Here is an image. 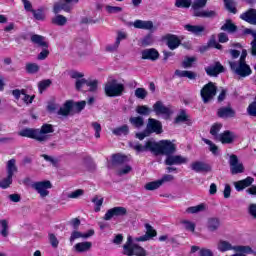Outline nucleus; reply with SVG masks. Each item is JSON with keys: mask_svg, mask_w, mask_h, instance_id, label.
I'll return each instance as SVG.
<instances>
[{"mask_svg": "<svg viewBox=\"0 0 256 256\" xmlns=\"http://www.w3.org/2000/svg\"><path fill=\"white\" fill-rule=\"evenodd\" d=\"M129 146L137 153L150 151L154 155H165L166 157L175 155L177 151V146L171 140H162L159 143L148 140L144 145L139 142H130Z\"/></svg>", "mask_w": 256, "mask_h": 256, "instance_id": "f257e3e1", "label": "nucleus"}, {"mask_svg": "<svg viewBox=\"0 0 256 256\" xmlns=\"http://www.w3.org/2000/svg\"><path fill=\"white\" fill-rule=\"evenodd\" d=\"M228 65L230 67V71L239 77V79H245V77H249L253 73L251 66L247 64V62H243L241 60L233 61L229 60Z\"/></svg>", "mask_w": 256, "mask_h": 256, "instance_id": "f03ea898", "label": "nucleus"}, {"mask_svg": "<svg viewBox=\"0 0 256 256\" xmlns=\"http://www.w3.org/2000/svg\"><path fill=\"white\" fill-rule=\"evenodd\" d=\"M125 91V85L117 82L116 79L108 81L104 87V93L107 97H121Z\"/></svg>", "mask_w": 256, "mask_h": 256, "instance_id": "7ed1b4c3", "label": "nucleus"}, {"mask_svg": "<svg viewBox=\"0 0 256 256\" xmlns=\"http://www.w3.org/2000/svg\"><path fill=\"white\" fill-rule=\"evenodd\" d=\"M215 95H217V85L213 82L207 83L200 90V96L205 105H207V103H211V101L215 99Z\"/></svg>", "mask_w": 256, "mask_h": 256, "instance_id": "20e7f679", "label": "nucleus"}, {"mask_svg": "<svg viewBox=\"0 0 256 256\" xmlns=\"http://www.w3.org/2000/svg\"><path fill=\"white\" fill-rule=\"evenodd\" d=\"M30 187L36 191L42 199H45L49 195V190L53 187V184H51V181L44 180L39 182H33L30 184Z\"/></svg>", "mask_w": 256, "mask_h": 256, "instance_id": "39448f33", "label": "nucleus"}, {"mask_svg": "<svg viewBox=\"0 0 256 256\" xmlns=\"http://www.w3.org/2000/svg\"><path fill=\"white\" fill-rule=\"evenodd\" d=\"M70 50L75 55H85V51H87V41L82 38H77L71 44Z\"/></svg>", "mask_w": 256, "mask_h": 256, "instance_id": "423d86ee", "label": "nucleus"}, {"mask_svg": "<svg viewBox=\"0 0 256 256\" xmlns=\"http://www.w3.org/2000/svg\"><path fill=\"white\" fill-rule=\"evenodd\" d=\"M229 165L232 175H238V173H244L245 171V167L243 166V163H239V158L237 155H230Z\"/></svg>", "mask_w": 256, "mask_h": 256, "instance_id": "0eeeda50", "label": "nucleus"}, {"mask_svg": "<svg viewBox=\"0 0 256 256\" xmlns=\"http://www.w3.org/2000/svg\"><path fill=\"white\" fill-rule=\"evenodd\" d=\"M124 215H127V208L117 206V207L107 210L103 219H104V221H111L113 219V217H124Z\"/></svg>", "mask_w": 256, "mask_h": 256, "instance_id": "6e6552de", "label": "nucleus"}, {"mask_svg": "<svg viewBox=\"0 0 256 256\" xmlns=\"http://www.w3.org/2000/svg\"><path fill=\"white\" fill-rule=\"evenodd\" d=\"M162 41H165L170 51H175L181 45V39L175 34H166L162 37Z\"/></svg>", "mask_w": 256, "mask_h": 256, "instance_id": "1a4fd4ad", "label": "nucleus"}, {"mask_svg": "<svg viewBox=\"0 0 256 256\" xmlns=\"http://www.w3.org/2000/svg\"><path fill=\"white\" fill-rule=\"evenodd\" d=\"M75 1H63V2H58L54 4L53 12L55 15L59 14L62 11H65L66 13H69L75 9Z\"/></svg>", "mask_w": 256, "mask_h": 256, "instance_id": "9d476101", "label": "nucleus"}, {"mask_svg": "<svg viewBox=\"0 0 256 256\" xmlns=\"http://www.w3.org/2000/svg\"><path fill=\"white\" fill-rule=\"evenodd\" d=\"M164 163L165 165H168V167H172V165H185L186 163H189V158L182 155L170 154L166 157Z\"/></svg>", "mask_w": 256, "mask_h": 256, "instance_id": "9b49d317", "label": "nucleus"}, {"mask_svg": "<svg viewBox=\"0 0 256 256\" xmlns=\"http://www.w3.org/2000/svg\"><path fill=\"white\" fill-rule=\"evenodd\" d=\"M147 132L151 135V133H156V135H161L163 133V125L159 120L149 118L146 126Z\"/></svg>", "mask_w": 256, "mask_h": 256, "instance_id": "f8f14e48", "label": "nucleus"}, {"mask_svg": "<svg viewBox=\"0 0 256 256\" xmlns=\"http://www.w3.org/2000/svg\"><path fill=\"white\" fill-rule=\"evenodd\" d=\"M146 233L145 235L136 237L134 241L137 243L145 242V241H151L153 237H157V231L153 229V226L151 224H145Z\"/></svg>", "mask_w": 256, "mask_h": 256, "instance_id": "ddd939ff", "label": "nucleus"}, {"mask_svg": "<svg viewBox=\"0 0 256 256\" xmlns=\"http://www.w3.org/2000/svg\"><path fill=\"white\" fill-rule=\"evenodd\" d=\"M205 71L209 77H217L220 73H225V67L221 65V62H215L205 67Z\"/></svg>", "mask_w": 256, "mask_h": 256, "instance_id": "4468645a", "label": "nucleus"}, {"mask_svg": "<svg viewBox=\"0 0 256 256\" xmlns=\"http://www.w3.org/2000/svg\"><path fill=\"white\" fill-rule=\"evenodd\" d=\"M123 255L126 256H147V250L145 248L139 246L138 244H133L132 248H127L125 246V252H123Z\"/></svg>", "mask_w": 256, "mask_h": 256, "instance_id": "2eb2a0df", "label": "nucleus"}, {"mask_svg": "<svg viewBox=\"0 0 256 256\" xmlns=\"http://www.w3.org/2000/svg\"><path fill=\"white\" fill-rule=\"evenodd\" d=\"M216 139L217 141H221L223 145H231L237 139V135H235V132L226 130L216 136Z\"/></svg>", "mask_w": 256, "mask_h": 256, "instance_id": "dca6fc26", "label": "nucleus"}, {"mask_svg": "<svg viewBox=\"0 0 256 256\" xmlns=\"http://www.w3.org/2000/svg\"><path fill=\"white\" fill-rule=\"evenodd\" d=\"M38 133V137H40L42 140H39V143H43L45 141H49V135L48 133H54L55 129L53 128V125L51 124H44L42 125L41 129H36Z\"/></svg>", "mask_w": 256, "mask_h": 256, "instance_id": "f3484780", "label": "nucleus"}, {"mask_svg": "<svg viewBox=\"0 0 256 256\" xmlns=\"http://www.w3.org/2000/svg\"><path fill=\"white\" fill-rule=\"evenodd\" d=\"M237 112L231 106H223L217 110V117L220 119H233Z\"/></svg>", "mask_w": 256, "mask_h": 256, "instance_id": "a211bd4d", "label": "nucleus"}, {"mask_svg": "<svg viewBox=\"0 0 256 256\" xmlns=\"http://www.w3.org/2000/svg\"><path fill=\"white\" fill-rule=\"evenodd\" d=\"M192 171L195 173H209L211 172V165L203 162V161H196L190 165Z\"/></svg>", "mask_w": 256, "mask_h": 256, "instance_id": "6ab92c4d", "label": "nucleus"}, {"mask_svg": "<svg viewBox=\"0 0 256 256\" xmlns=\"http://www.w3.org/2000/svg\"><path fill=\"white\" fill-rule=\"evenodd\" d=\"M153 111L156 113V115H164L165 117H170L171 116V108L163 105L161 101H157L153 105Z\"/></svg>", "mask_w": 256, "mask_h": 256, "instance_id": "aec40b11", "label": "nucleus"}, {"mask_svg": "<svg viewBox=\"0 0 256 256\" xmlns=\"http://www.w3.org/2000/svg\"><path fill=\"white\" fill-rule=\"evenodd\" d=\"M20 137H28V139H35L36 141H43V138L39 137L37 129L24 128L18 132Z\"/></svg>", "mask_w": 256, "mask_h": 256, "instance_id": "412c9836", "label": "nucleus"}, {"mask_svg": "<svg viewBox=\"0 0 256 256\" xmlns=\"http://www.w3.org/2000/svg\"><path fill=\"white\" fill-rule=\"evenodd\" d=\"M240 19L246 23H249L250 25H256V9H248L246 12L240 15Z\"/></svg>", "mask_w": 256, "mask_h": 256, "instance_id": "4be33fe9", "label": "nucleus"}, {"mask_svg": "<svg viewBox=\"0 0 256 256\" xmlns=\"http://www.w3.org/2000/svg\"><path fill=\"white\" fill-rule=\"evenodd\" d=\"M95 235V230H89L87 233L83 234L77 230L73 231L70 236V243L73 245L76 239H89V237H93Z\"/></svg>", "mask_w": 256, "mask_h": 256, "instance_id": "5701e85b", "label": "nucleus"}, {"mask_svg": "<svg viewBox=\"0 0 256 256\" xmlns=\"http://www.w3.org/2000/svg\"><path fill=\"white\" fill-rule=\"evenodd\" d=\"M207 5V1H194L191 4L194 17H201L203 15V8Z\"/></svg>", "mask_w": 256, "mask_h": 256, "instance_id": "b1692460", "label": "nucleus"}, {"mask_svg": "<svg viewBox=\"0 0 256 256\" xmlns=\"http://www.w3.org/2000/svg\"><path fill=\"white\" fill-rule=\"evenodd\" d=\"M73 115V100H67L62 107L58 110V115L62 117H68V115Z\"/></svg>", "mask_w": 256, "mask_h": 256, "instance_id": "393cba45", "label": "nucleus"}, {"mask_svg": "<svg viewBox=\"0 0 256 256\" xmlns=\"http://www.w3.org/2000/svg\"><path fill=\"white\" fill-rule=\"evenodd\" d=\"M142 59L157 61V59H159V51L155 48L145 49L142 51Z\"/></svg>", "mask_w": 256, "mask_h": 256, "instance_id": "a878e982", "label": "nucleus"}, {"mask_svg": "<svg viewBox=\"0 0 256 256\" xmlns=\"http://www.w3.org/2000/svg\"><path fill=\"white\" fill-rule=\"evenodd\" d=\"M133 27L135 29H144L145 31H151V29H153L154 25H153V21L148 20H135L133 22Z\"/></svg>", "mask_w": 256, "mask_h": 256, "instance_id": "bb28decb", "label": "nucleus"}, {"mask_svg": "<svg viewBox=\"0 0 256 256\" xmlns=\"http://www.w3.org/2000/svg\"><path fill=\"white\" fill-rule=\"evenodd\" d=\"M253 177H247L246 179L234 182V187L236 191H243V189H246V187H251L253 185Z\"/></svg>", "mask_w": 256, "mask_h": 256, "instance_id": "cd10ccee", "label": "nucleus"}, {"mask_svg": "<svg viewBox=\"0 0 256 256\" xmlns=\"http://www.w3.org/2000/svg\"><path fill=\"white\" fill-rule=\"evenodd\" d=\"M123 39H127V34L124 32H118V36L116 38L115 43L108 45L106 47V51H110L111 53H113V51H117V49H119V45H121V41H123Z\"/></svg>", "mask_w": 256, "mask_h": 256, "instance_id": "c85d7f7f", "label": "nucleus"}, {"mask_svg": "<svg viewBox=\"0 0 256 256\" xmlns=\"http://www.w3.org/2000/svg\"><path fill=\"white\" fill-rule=\"evenodd\" d=\"M184 29L185 31L192 33V35H196V37H199L201 33L205 32V26H202V25L186 24L184 25Z\"/></svg>", "mask_w": 256, "mask_h": 256, "instance_id": "c756f323", "label": "nucleus"}, {"mask_svg": "<svg viewBox=\"0 0 256 256\" xmlns=\"http://www.w3.org/2000/svg\"><path fill=\"white\" fill-rule=\"evenodd\" d=\"M31 41L34 43V45H37V47H41L42 49H49V43L45 41V37L34 34L31 36Z\"/></svg>", "mask_w": 256, "mask_h": 256, "instance_id": "7c9ffc66", "label": "nucleus"}, {"mask_svg": "<svg viewBox=\"0 0 256 256\" xmlns=\"http://www.w3.org/2000/svg\"><path fill=\"white\" fill-rule=\"evenodd\" d=\"M174 75L176 77H186L187 79H190V81H196L197 80V72L189 71V70H175Z\"/></svg>", "mask_w": 256, "mask_h": 256, "instance_id": "2f4dec72", "label": "nucleus"}, {"mask_svg": "<svg viewBox=\"0 0 256 256\" xmlns=\"http://www.w3.org/2000/svg\"><path fill=\"white\" fill-rule=\"evenodd\" d=\"M221 227V220L216 217L209 218L207 221V229L211 233H215Z\"/></svg>", "mask_w": 256, "mask_h": 256, "instance_id": "473e14b6", "label": "nucleus"}, {"mask_svg": "<svg viewBox=\"0 0 256 256\" xmlns=\"http://www.w3.org/2000/svg\"><path fill=\"white\" fill-rule=\"evenodd\" d=\"M18 169H17V160H15L14 158L10 159L7 161L6 163V173L8 176L13 177V175H15V173H17Z\"/></svg>", "mask_w": 256, "mask_h": 256, "instance_id": "72a5a7b5", "label": "nucleus"}, {"mask_svg": "<svg viewBox=\"0 0 256 256\" xmlns=\"http://www.w3.org/2000/svg\"><path fill=\"white\" fill-rule=\"evenodd\" d=\"M217 249L220 251V253H225L227 251H235V246H232L229 241L219 240Z\"/></svg>", "mask_w": 256, "mask_h": 256, "instance_id": "f704fd0d", "label": "nucleus"}, {"mask_svg": "<svg viewBox=\"0 0 256 256\" xmlns=\"http://www.w3.org/2000/svg\"><path fill=\"white\" fill-rule=\"evenodd\" d=\"M244 35H251L253 37V41L250 43L251 45V55L256 57V31L251 28L244 29Z\"/></svg>", "mask_w": 256, "mask_h": 256, "instance_id": "c9c22d12", "label": "nucleus"}, {"mask_svg": "<svg viewBox=\"0 0 256 256\" xmlns=\"http://www.w3.org/2000/svg\"><path fill=\"white\" fill-rule=\"evenodd\" d=\"M113 135L116 137H127L129 135V125L124 124L122 126L116 127L112 130Z\"/></svg>", "mask_w": 256, "mask_h": 256, "instance_id": "e433bc0d", "label": "nucleus"}, {"mask_svg": "<svg viewBox=\"0 0 256 256\" xmlns=\"http://www.w3.org/2000/svg\"><path fill=\"white\" fill-rule=\"evenodd\" d=\"M220 29L226 31V33H237V25L231 19H227Z\"/></svg>", "mask_w": 256, "mask_h": 256, "instance_id": "4c0bfd02", "label": "nucleus"}, {"mask_svg": "<svg viewBox=\"0 0 256 256\" xmlns=\"http://www.w3.org/2000/svg\"><path fill=\"white\" fill-rule=\"evenodd\" d=\"M123 163H129V157L121 154L112 155V165H123Z\"/></svg>", "mask_w": 256, "mask_h": 256, "instance_id": "58836bf2", "label": "nucleus"}, {"mask_svg": "<svg viewBox=\"0 0 256 256\" xmlns=\"http://www.w3.org/2000/svg\"><path fill=\"white\" fill-rule=\"evenodd\" d=\"M92 245L91 242H79L75 244L74 249L76 253H85L91 249Z\"/></svg>", "mask_w": 256, "mask_h": 256, "instance_id": "ea45409f", "label": "nucleus"}, {"mask_svg": "<svg viewBox=\"0 0 256 256\" xmlns=\"http://www.w3.org/2000/svg\"><path fill=\"white\" fill-rule=\"evenodd\" d=\"M52 25H57L58 27H65L67 25V17L57 14L51 19Z\"/></svg>", "mask_w": 256, "mask_h": 256, "instance_id": "a19ab883", "label": "nucleus"}, {"mask_svg": "<svg viewBox=\"0 0 256 256\" xmlns=\"http://www.w3.org/2000/svg\"><path fill=\"white\" fill-rule=\"evenodd\" d=\"M129 123L132 127H135L136 129H141V127L145 125V119H143V117L141 116L130 117Z\"/></svg>", "mask_w": 256, "mask_h": 256, "instance_id": "79ce46f5", "label": "nucleus"}, {"mask_svg": "<svg viewBox=\"0 0 256 256\" xmlns=\"http://www.w3.org/2000/svg\"><path fill=\"white\" fill-rule=\"evenodd\" d=\"M234 251H236V253H240V255H243V253H245L246 255L255 254V251L250 246L238 245V246H235Z\"/></svg>", "mask_w": 256, "mask_h": 256, "instance_id": "37998d69", "label": "nucleus"}, {"mask_svg": "<svg viewBox=\"0 0 256 256\" xmlns=\"http://www.w3.org/2000/svg\"><path fill=\"white\" fill-rule=\"evenodd\" d=\"M32 15L36 21H45V8L41 7L37 10H32Z\"/></svg>", "mask_w": 256, "mask_h": 256, "instance_id": "c03bdc74", "label": "nucleus"}, {"mask_svg": "<svg viewBox=\"0 0 256 256\" xmlns=\"http://www.w3.org/2000/svg\"><path fill=\"white\" fill-rule=\"evenodd\" d=\"M85 105H87L86 101H80V102H74L73 101V109H72V113H80L81 111H83L85 109Z\"/></svg>", "mask_w": 256, "mask_h": 256, "instance_id": "a18cd8bd", "label": "nucleus"}, {"mask_svg": "<svg viewBox=\"0 0 256 256\" xmlns=\"http://www.w3.org/2000/svg\"><path fill=\"white\" fill-rule=\"evenodd\" d=\"M1 230L0 234L2 237L9 236V222L7 220H0Z\"/></svg>", "mask_w": 256, "mask_h": 256, "instance_id": "49530a36", "label": "nucleus"}, {"mask_svg": "<svg viewBox=\"0 0 256 256\" xmlns=\"http://www.w3.org/2000/svg\"><path fill=\"white\" fill-rule=\"evenodd\" d=\"M25 69L30 75H35V73H39L40 67L37 63H27Z\"/></svg>", "mask_w": 256, "mask_h": 256, "instance_id": "de8ad7c7", "label": "nucleus"}, {"mask_svg": "<svg viewBox=\"0 0 256 256\" xmlns=\"http://www.w3.org/2000/svg\"><path fill=\"white\" fill-rule=\"evenodd\" d=\"M195 61H197L196 57L186 56L182 62L183 69H190V67H193V64L195 63Z\"/></svg>", "mask_w": 256, "mask_h": 256, "instance_id": "09e8293b", "label": "nucleus"}, {"mask_svg": "<svg viewBox=\"0 0 256 256\" xmlns=\"http://www.w3.org/2000/svg\"><path fill=\"white\" fill-rule=\"evenodd\" d=\"M203 141L206 143V145H209V151H211L213 155H219V147H217L215 143L207 138H204Z\"/></svg>", "mask_w": 256, "mask_h": 256, "instance_id": "8fccbe9b", "label": "nucleus"}, {"mask_svg": "<svg viewBox=\"0 0 256 256\" xmlns=\"http://www.w3.org/2000/svg\"><path fill=\"white\" fill-rule=\"evenodd\" d=\"M224 7L229 13H233V15L237 14V5L233 1H225Z\"/></svg>", "mask_w": 256, "mask_h": 256, "instance_id": "3c124183", "label": "nucleus"}, {"mask_svg": "<svg viewBox=\"0 0 256 256\" xmlns=\"http://www.w3.org/2000/svg\"><path fill=\"white\" fill-rule=\"evenodd\" d=\"M13 183V176L7 175L6 178L2 179L0 181V187L1 189H9Z\"/></svg>", "mask_w": 256, "mask_h": 256, "instance_id": "603ef678", "label": "nucleus"}, {"mask_svg": "<svg viewBox=\"0 0 256 256\" xmlns=\"http://www.w3.org/2000/svg\"><path fill=\"white\" fill-rule=\"evenodd\" d=\"M103 198H100L99 199V196H94L92 198V203H94L95 205V208H94V211L95 213H99V211H101V207L103 206Z\"/></svg>", "mask_w": 256, "mask_h": 256, "instance_id": "864d4df0", "label": "nucleus"}, {"mask_svg": "<svg viewBox=\"0 0 256 256\" xmlns=\"http://www.w3.org/2000/svg\"><path fill=\"white\" fill-rule=\"evenodd\" d=\"M205 210V204H199L197 206L188 207L186 209V212L195 214V213H201Z\"/></svg>", "mask_w": 256, "mask_h": 256, "instance_id": "5fc2aeb1", "label": "nucleus"}, {"mask_svg": "<svg viewBox=\"0 0 256 256\" xmlns=\"http://www.w3.org/2000/svg\"><path fill=\"white\" fill-rule=\"evenodd\" d=\"M159 187H161V182L160 180H156L153 182H149L147 183L144 188L146 189V191H155V189H159Z\"/></svg>", "mask_w": 256, "mask_h": 256, "instance_id": "6e6d98bb", "label": "nucleus"}, {"mask_svg": "<svg viewBox=\"0 0 256 256\" xmlns=\"http://www.w3.org/2000/svg\"><path fill=\"white\" fill-rule=\"evenodd\" d=\"M223 127V124L221 123H215L214 125L211 126L210 128V134L217 139L219 137V131H221V128Z\"/></svg>", "mask_w": 256, "mask_h": 256, "instance_id": "4d7b16f0", "label": "nucleus"}, {"mask_svg": "<svg viewBox=\"0 0 256 256\" xmlns=\"http://www.w3.org/2000/svg\"><path fill=\"white\" fill-rule=\"evenodd\" d=\"M154 41L155 40L153 39V35L148 34L142 38L141 45L142 47H149V45H153Z\"/></svg>", "mask_w": 256, "mask_h": 256, "instance_id": "13d9d810", "label": "nucleus"}, {"mask_svg": "<svg viewBox=\"0 0 256 256\" xmlns=\"http://www.w3.org/2000/svg\"><path fill=\"white\" fill-rule=\"evenodd\" d=\"M136 113H138V115L144 116L151 115V109L145 105L137 106Z\"/></svg>", "mask_w": 256, "mask_h": 256, "instance_id": "bf43d9fd", "label": "nucleus"}, {"mask_svg": "<svg viewBox=\"0 0 256 256\" xmlns=\"http://www.w3.org/2000/svg\"><path fill=\"white\" fill-rule=\"evenodd\" d=\"M51 80L50 79H46V80H42L38 83V89L40 91V93H43V91H45L46 89H49V87H51Z\"/></svg>", "mask_w": 256, "mask_h": 256, "instance_id": "052dcab7", "label": "nucleus"}, {"mask_svg": "<svg viewBox=\"0 0 256 256\" xmlns=\"http://www.w3.org/2000/svg\"><path fill=\"white\" fill-rule=\"evenodd\" d=\"M189 122V116L185 110H182L180 114L175 118V123H185Z\"/></svg>", "mask_w": 256, "mask_h": 256, "instance_id": "680f3d73", "label": "nucleus"}, {"mask_svg": "<svg viewBox=\"0 0 256 256\" xmlns=\"http://www.w3.org/2000/svg\"><path fill=\"white\" fill-rule=\"evenodd\" d=\"M131 171H133V168L129 165H126L125 167L118 169L116 171V175L118 177H123V175H129V173H131Z\"/></svg>", "mask_w": 256, "mask_h": 256, "instance_id": "e2e57ef3", "label": "nucleus"}, {"mask_svg": "<svg viewBox=\"0 0 256 256\" xmlns=\"http://www.w3.org/2000/svg\"><path fill=\"white\" fill-rule=\"evenodd\" d=\"M181 224L184 225V229H186V231H191L192 233H195V223L189 220H182Z\"/></svg>", "mask_w": 256, "mask_h": 256, "instance_id": "0e129e2a", "label": "nucleus"}, {"mask_svg": "<svg viewBox=\"0 0 256 256\" xmlns=\"http://www.w3.org/2000/svg\"><path fill=\"white\" fill-rule=\"evenodd\" d=\"M200 17L204 19H215V17H217V12L214 10H204Z\"/></svg>", "mask_w": 256, "mask_h": 256, "instance_id": "69168bd1", "label": "nucleus"}, {"mask_svg": "<svg viewBox=\"0 0 256 256\" xmlns=\"http://www.w3.org/2000/svg\"><path fill=\"white\" fill-rule=\"evenodd\" d=\"M135 97H137V99H145V97H147V90H145V88H137L135 90Z\"/></svg>", "mask_w": 256, "mask_h": 256, "instance_id": "338daca9", "label": "nucleus"}, {"mask_svg": "<svg viewBox=\"0 0 256 256\" xmlns=\"http://www.w3.org/2000/svg\"><path fill=\"white\" fill-rule=\"evenodd\" d=\"M247 113L248 115H250L251 117H256V102H252L248 108H247Z\"/></svg>", "mask_w": 256, "mask_h": 256, "instance_id": "774afa93", "label": "nucleus"}]
</instances>
